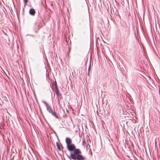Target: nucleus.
I'll list each match as a JSON object with an SVG mask.
<instances>
[{
  "label": "nucleus",
  "mask_w": 160,
  "mask_h": 160,
  "mask_svg": "<svg viewBox=\"0 0 160 160\" xmlns=\"http://www.w3.org/2000/svg\"><path fill=\"white\" fill-rule=\"evenodd\" d=\"M82 144H84V142H82Z\"/></svg>",
  "instance_id": "12"
},
{
  "label": "nucleus",
  "mask_w": 160,
  "mask_h": 160,
  "mask_svg": "<svg viewBox=\"0 0 160 160\" xmlns=\"http://www.w3.org/2000/svg\"><path fill=\"white\" fill-rule=\"evenodd\" d=\"M29 35V36H32V37H34V36L33 35Z\"/></svg>",
  "instance_id": "10"
},
{
  "label": "nucleus",
  "mask_w": 160,
  "mask_h": 160,
  "mask_svg": "<svg viewBox=\"0 0 160 160\" xmlns=\"http://www.w3.org/2000/svg\"><path fill=\"white\" fill-rule=\"evenodd\" d=\"M67 149L70 151H73L71 152L70 158L73 160H84L85 157L81 154V152L79 149H76L75 146L73 144L67 145Z\"/></svg>",
  "instance_id": "1"
},
{
  "label": "nucleus",
  "mask_w": 160,
  "mask_h": 160,
  "mask_svg": "<svg viewBox=\"0 0 160 160\" xmlns=\"http://www.w3.org/2000/svg\"><path fill=\"white\" fill-rule=\"evenodd\" d=\"M46 107L47 111L49 112V113H51L52 115L54 116L57 118H59V117L57 115L56 113L53 111L52 109L50 106L49 105Z\"/></svg>",
  "instance_id": "3"
},
{
  "label": "nucleus",
  "mask_w": 160,
  "mask_h": 160,
  "mask_svg": "<svg viewBox=\"0 0 160 160\" xmlns=\"http://www.w3.org/2000/svg\"><path fill=\"white\" fill-rule=\"evenodd\" d=\"M65 141L67 144V145L72 144V140L71 139L69 138H66Z\"/></svg>",
  "instance_id": "4"
},
{
  "label": "nucleus",
  "mask_w": 160,
  "mask_h": 160,
  "mask_svg": "<svg viewBox=\"0 0 160 160\" xmlns=\"http://www.w3.org/2000/svg\"><path fill=\"white\" fill-rule=\"evenodd\" d=\"M23 0L24 2V7H25L26 5L27 4V3L28 2V0Z\"/></svg>",
  "instance_id": "8"
},
{
  "label": "nucleus",
  "mask_w": 160,
  "mask_h": 160,
  "mask_svg": "<svg viewBox=\"0 0 160 160\" xmlns=\"http://www.w3.org/2000/svg\"><path fill=\"white\" fill-rule=\"evenodd\" d=\"M41 22L38 21L36 22L33 26V30L34 32L37 33L41 27Z\"/></svg>",
  "instance_id": "2"
},
{
  "label": "nucleus",
  "mask_w": 160,
  "mask_h": 160,
  "mask_svg": "<svg viewBox=\"0 0 160 160\" xmlns=\"http://www.w3.org/2000/svg\"><path fill=\"white\" fill-rule=\"evenodd\" d=\"M42 102L44 103L45 105V106H46V107H47V106H48V105H49L46 102L44 101H42Z\"/></svg>",
  "instance_id": "9"
},
{
  "label": "nucleus",
  "mask_w": 160,
  "mask_h": 160,
  "mask_svg": "<svg viewBox=\"0 0 160 160\" xmlns=\"http://www.w3.org/2000/svg\"><path fill=\"white\" fill-rule=\"evenodd\" d=\"M35 12H36L35 10L31 8L29 10V13L31 15L34 16L35 15Z\"/></svg>",
  "instance_id": "5"
},
{
  "label": "nucleus",
  "mask_w": 160,
  "mask_h": 160,
  "mask_svg": "<svg viewBox=\"0 0 160 160\" xmlns=\"http://www.w3.org/2000/svg\"><path fill=\"white\" fill-rule=\"evenodd\" d=\"M90 67H89V69H88V70H89V69H90Z\"/></svg>",
  "instance_id": "13"
},
{
  "label": "nucleus",
  "mask_w": 160,
  "mask_h": 160,
  "mask_svg": "<svg viewBox=\"0 0 160 160\" xmlns=\"http://www.w3.org/2000/svg\"><path fill=\"white\" fill-rule=\"evenodd\" d=\"M58 104H59V100H58Z\"/></svg>",
  "instance_id": "11"
},
{
  "label": "nucleus",
  "mask_w": 160,
  "mask_h": 160,
  "mask_svg": "<svg viewBox=\"0 0 160 160\" xmlns=\"http://www.w3.org/2000/svg\"><path fill=\"white\" fill-rule=\"evenodd\" d=\"M56 90H55V92L57 95L58 97L60 96L61 95V93H60L59 92L58 90V88H57V87H56Z\"/></svg>",
  "instance_id": "6"
},
{
  "label": "nucleus",
  "mask_w": 160,
  "mask_h": 160,
  "mask_svg": "<svg viewBox=\"0 0 160 160\" xmlns=\"http://www.w3.org/2000/svg\"><path fill=\"white\" fill-rule=\"evenodd\" d=\"M56 145L58 149L59 150H61V147L60 145L59 144L58 142H56Z\"/></svg>",
  "instance_id": "7"
}]
</instances>
